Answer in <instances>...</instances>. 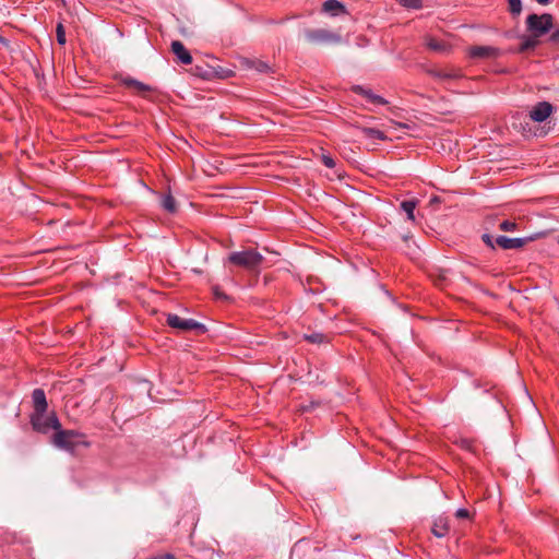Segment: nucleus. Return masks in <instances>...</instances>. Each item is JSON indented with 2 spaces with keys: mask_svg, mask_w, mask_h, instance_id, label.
Masks as SVG:
<instances>
[{
  "mask_svg": "<svg viewBox=\"0 0 559 559\" xmlns=\"http://www.w3.org/2000/svg\"><path fill=\"white\" fill-rule=\"evenodd\" d=\"M83 438L84 435L76 430H63L60 427L52 437V444L60 450L73 453L80 445H90V442Z\"/></svg>",
  "mask_w": 559,
  "mask_h": 559,
  "instance_id": "f257e3e1",
  "label": "nucleus"
},
{
  "mask_svg": "<svg viewBox=\"0 0 559 559\" xmlns=\"http://www.w3.org/2000/svg\"><path fill=\"white\" fill-rule=\"evenodd\" d=\"M264 258L255 249L230 252L227 257L228 263L243 267L251 272L259 271Z\"/></svg>",
  "mask_w": 559,
  "mask_h": 559,
  "instance_id": "f03ea898",
  "label": "nucleus"
},
{
  "mask_svg": "<svg viewBox=\"0 0 559 559\" xmlns=\"http://www.w3.org/2000/svg\"><path fill=\"white\" fill-rule=\"evenodd\" d=\"M526 29L534 37H542L550 32L554 26V17L549 13L535 14L532 13L526 17Z\"/></svg>",
  "mask_w": 559,
  "mask_h": 559,
  "instance_id": "7ed1b4c3",
  "label": "nucleus"
},
{
  "mask_svg": "<svg viewBox=\"0 0 559 559\" xmlns=\"http://www.w3.org/2000/svg\"><path fill=\"white\" fill-rule=\"evenodd\" d=\"M31 424L35 431L39 433H47L51 429L56 431L61 427V424L55 413L46 415V413H32Z\"/></svg>",
  "mask_w": 559,
  "mask_h": 559,
  "instance_id": "20e7f679",
  "label": "nucleus"
},
{
  "mask_svg": "<svg viewBox=\"0 0 559 559\" xmlns=\"http://www.w3.org/2000/svg\"><path fill=\"white\" fill-rule=\"evenodd\" d=\"M167 324L180 331H191L195 330L199 333H205L207 331L206 326L195 321L194 319H183L176 313H169L167 316Z\"/></svg>",
  "mask_w": 559,
  "mask_h": 559,
  "instance_id": "39448f33",
  "label": "nucleus"
},
{
  "mask_svg": "<svg viewBox=\"0 0 559 559\" xmlns=\"http://www.w3.org/2000/svg\"><path fill=\"white\" fill-rule=\"evenodd\" d=\"M305 37L309 43L313 44H322V43H338L341 37L336 34H333L326 29H306Z\"/></svg>",
  "mask_w": 559,
  "mask_h": 559,
  "instance_id": "423d86ee",
  "label": "nucleus"
},
{
  "mask_svg": "<svg viewBox=\"0 0 559 559\" xmlns=\"http://www.w3.org/2000/svg\"><path fill=\"white\" fill-rule=\"evenodd\" d=\"M427 73L440 82H450L462 78V73L454 68H431Z\"/></svg>",
  "mask_w": 559,
  "mask_h": 559,
  "instance_id": "0eeeda50",
  "label": "nucleus"
},
{
  "mask_svg": "<svg viewBox=\"0 0 559 559\" xmlns=\"http://www.w3.org/2000/svg\"><path fill=\"white\" fill-rule=\"evenodd\" d=\"M554 107L548 102L537 103L530 111L531 120L535 122H544L552 112Z\"/></svg>",
  "mask_w": 559,
  "mask_h": 559,
  "instance_id": "6e6552de",
  "label": "nucleus"
},
{
  "mask_svg": "<svg viewBox=\"0 0 559 559\" xmlns=\"http://www.w3.org/2000/svg\"><path fill=\"white\" fill-rule=\"evenodd\" d=\"M533 238H509L507 236H498L495 238V242L497 246L504 250L510 249H519L522 248L528 240H532Z\"/></svg>",
  "mask_w": 559,
  "mask_h": 559,
  "instance_id": "1a4fd4ad",
  "label": "nucleus"
},
{
  "mask_svg": "<svg viewBox=\"0 0 559 559\" xmlns=\"http://www.w3.org/2000/svg\"><path fill=\"white\" fill-rule=\"evenodd\" d=\"M468 53L474 59H489L496 58L499 55V49L492 46H473L469 48Z\"/></svg>",
  "mask_w": 559,
  "mask_h": 559,
  "instance_id": "9d476101",
  "label": "nucleus"
},
{
  "mask_svg": "<svg viewBox=\"0 0 559 559\" xmlns=\"http://www.w3.org/2000/svg\"><path fill=\"white\" fill-rule=\"evenodd\" d=\"M353 92L364 96L367 102L376 105H386L388 100L384 99L382 96L374 94L371 90L366 88L360 85L353 86Z\"/></svg>",
  "mask_w": 559,
  "mask_h": 559,
  "instance_id": "9b49d317",
  "label": "nucleus"
},
{
  "mask_svg": "<svg viewBox=\"0 0 559 559\" xmlns=\"http://www.w3.org/2000/svg\"><path fill=\"white\" fill-rule=\"evenodd\" d=\"M171 51L177 57V59L183 64L192 63V56L187 50L185 45L179 40H174L171 43Z\"/></svg>",
  "mask_w": 559,
  "mask_h": 559,
  "instance_id": "f8f14e48",
  "label": "nucleus"
},
{
  "mask_svg": "<svg viewBox=\"0 0 559 559\" xmlns=\"http://www.w3.org/2000/svg\"><path fill=\"white\" fill-rule=\"evenodd\" d=\"M32 400L34 405L33 413H46L48 408V403L46 400V394L43 389H35L32 393Z\"/></svg>",
  "mask_w": 559,
  "mask_h": 559,
  "instance_id": "ddd939ff",
  "label": "nucleus"
},
{
  "mask_svg": "<svg viewBox=\"0 0 559 559\" xmlns=\"http://www.w3.org/2000/svg\"><path fill=\"white\" fill-rule=\"evenodd\" d=\"M449 531H450V525H449L448 518L440 515L435 519L433 525L431 527V532L436 537H438V538L444 537L449 533Z\"/></svg>",
  "mask_w": 559,
  "mask_h": 559,
  "instance_id": "4468645a",
  "label": "nucleus"
},
{
  "mask_svg": "<svg viewBox=\"0 0 559 559\" xmlns=\"http://www.w3.org/2000/svg\"><path fill=\"white\" fill-rule=\"evenodd\" d=\"M122 84L129 87L135 88L139 93H145L152 91V87L143 82H140L132 78H124Z\"/></svg>",
  "mask_w": 559,
  "mask_h": 559,
  "instance_id": "2eb2a0df",
  "label": "nucleus"
},
{
  "mask_svg": "<svg viewBox=\"0 0 559 559\" xmlns=\"http://www.w3.org/2000/svg\"><path fill=\"white\" fill-rule=\"evenodd\" d=\"M343 10L344 5L337 0H326L323 3V11L332 15H337Z\"/></svg>",
  "mask_w": 559,
  "mask_h": 559,
  "instance_id": "dca6fc26",
  "label": "nucleus"
},
{
  "mask_svg": "<svg viewBox=\"0 0 559 559\" xmlns=\"http://www.w3.org/2000/svg\"><path fill=\"white\" fill-rule=\"evenodd\" d=\"M416 205H417V201H415V200H405V201L401 202V204H400L401 210L404 213H406L407 219H409L412 222L415 221L414 212H415Z\"/></svg>",
  "mask_w": 559,
  "mask_h": 559,
  "instance_id": "f3484780",
  "label": "nucleus"
},
{
  "mask_svg": "<svg viewBox=\"0 0 559 559\" xmlns=\"http://www.w3.org/2000/svg\"><path fill=\"white\" fill-rule=\"evenodd\" d=\"M360 132L367 139L383 141L386 138L385 134L381 130H378L374 128L364 127L360 129Z\"/></svg>",
  "mask_w": 559,
  "mask_h": 559,
  "instance_id": "a211bd4d",
  "label": "nucleus"
},
{
  "mask_svg": "<svg viewBox=\"0 0 559 559\" xmlns=\"http://www.w3.org/2000/svg\"><path fill=\"white\" fill-rule=\"evenodd\" d=\"M538 45V38L534 37L532 34L531 36H523L522 43L519 47L520 52H525L527 50L534 49Z\"/></svg>",
  "mask_w": 559,
  "mask_h": 559,
  "instance_id": "6ab92c4d",
  "label": "nucleus"
},
{
  "mask_svg": "<svg viewBox=\"0 0 559 559\" xmlns=\"http://www.w3.org/2000/svg\"><path fill=\"white\" fill-rule=\"evenodd\" d=\"M160 205L165 211L169 213H175L177 210L176 200L170 193L164 194L162 197Z\"/></svg>",
  "mask_w": 559,
  "mask_h": 559,
  "instance_id": "aec40b11",
  "label": "nucleus"
},
{
  "mask_svg": "<svg viewBox=\"0 0 559 559\" xmlns=\"http://www.w3.org/2000/svg\"><path fill=\"white\" fill-rule=\"evenodd\" d=\"M426 45L429 49L437 52H445L449 49V46L445 43L439 41L433 37L427 38Z\"/></svg>",
  "mask_w": 559,
  "mask_h": 559,
  "instance_id": "412c9836",
  "label": "nucleus"
},
{
  "mask_svg": "<svg viewBox=\"0 0 559 559\" xmlns=\"http://www.w3.org/2000/svg\"><path fill=\"white\" fill-rule=\"evenodd\" d=\"M304 338L312 344H321L324 343L326 340V336L323 333L320 332H313L310 334H305Z\"/></svg>",
  "mask_w": 559,
  "mask_h": 559,
  "instance_id": "4be33fe9",
  "label": "nucleus"
},
{
  "mask_svg": "<svg viewBox=\"0 0 559 559\" xmlns=\"http://www.w3.org/2000/svg\"><path fill=\"white\" fill-rule=\"evenodd\" d=\"M399 4L406 9L418 10L423 7V0H396Z\"/></svg>",
  "mask_w": 559,
  "mask_h": 559,
  "instance_id": "5701e85b",
  "label": "nucleus"
},
{
  "mask_svg": "<svg viewBox=\"0 0 559 559\" xmlns=\"http://www.w3.org/2000/svg\"><path fill=\"white\" fill-rule=\"evenodd\" d=\"M509 2V11L513 16H518L522 12V1L521 0H508Z\"/></svg>",
  "mask_w": 559,
  "mask_h": 559,
  "instance_id": "b1692460",
  "label": "nucleus"
},
{
  "mask_svg": "<svg viewBox=\"0 0 559 559\" xmlns=\"http://www.w3.org/2000/svg\"><path fill=\"white\" fill-rule=\"evenodd\" d=\"M249 64H250V68H253L258 72H261V73L267 72V70L270 69L269 64L261 60H252L249 62Z\"/></svg>",
  "mask_w": 559,
  "mask_h": 559,
  "instance_id": "393cba45",
  "label": "nucleus"
},
{
  "mask_svg": "<svg viewBox=\"0 0 559 559\" xmlns=\"http://www.w3.org/2000/svg\"><path fill=\"white\" fill-rule=\"evenodd\" d=\"M56 35H57L58 44L64 45L67 43L66 29H64V26L62 25V23H58V25L56 27Z\"/></svg>",
  "mask_w": 559,
  "mask_h": 559,
  "instance_id": "a878e982",
  "label": "nucleus"
},
{
  "mask_svg": "<svg viewBox=\"0 0 559 559\" xmlns=\"http://www.w3.org/2000/svg\"><path fill=\"white\" fill-rule=\"evenodd\" d=\"M499 228L503 231H514L518 228V225L515 222L506 219L500 223Z\"/></svg>",
  "mask_w": 559,
  "mask_h": 559,
  "instance_id": "bb28decb",
  "label": "nucleus"
},
{
  "mask_svg": "<svg viewBox=\"0 0 559 559\" xmlns=\"http://www.w3.org/2000/svg\"><path fill=\"white\" fill-rule=\"evenodd\" d=\"M481 240H483V241L485 242V245H486L487 247H489L490 249H492V250H495V249H496V246H497V245H496V242H495L493 237H492L490 234H488V233L483 234V235H481Z\"/></svg>",
  "mask_w": 559,
  "mask_h": 559,
  "instance_id": "cd10ccee",
  "label": "nucleus"
},
{
  "mask_svg": "<svg viewBox=\"0 0 559 559\" xmlns=\"http://www.w3.org/2000/svg\"><path fill=\"white\" fill-rule=\"evenodd\" d=\"M321 160L323 163V165L328 168H333L335 167V160L333 159V157L329 154H322L321 156Z\"/></svg>",
  "mask_w": 559,
  "mask_h": 559,
  "instance_id": "c85d7f7f",
  "label": "nucleus"
},
{
  "mask_svg": "<svg viewBox=\"0 0 559 559\" xmlns=\"http://www.w3.org/2000/svg\"><path fill=\"white\" fill-rule=\"evenodd\" d=\"M455 518L463 520L469 518V511L465 508H460L455 511Z\"/></svg>",
  "mask_w": 559,
  "mask_h": 559,
  "instance_id": "c756f323",
  "label": "nucleus"
},
{
  "mask_svg": "<svg viewBox=\"0 0 559 559\" xmlns=\"http://www.w3.org/2000/svg\"><path fill=\"white\" fill-rule=\"evenodd\" d=\"M549 41L552 44L559 43V28L550 34Z\"/></svg>",
  "mask_w": 559,
  "mask_h": 559,
  "instance_id": "7c9ffc66",
  "label": "nucleus"
},
{
  "mask_svg": "<svg viewBox=\"0 0 559 559\" xmlns=\"http://www.w3.org/2000/svg\"><path fill=\"white\" fill-rule=\"evenodd\" d=\"M213 290H214V295H215L216 298H218V299H227V296L223 292H221L217 286L214 287Z\"/></svg>",
  "mask_w": 559,
  "mask_h": 559,
  "instance_id": "2f4dec72",
  "label": "nucleus"
},
{
  "mask_svg": "<svg viewBox=\"0 0 559 559\" xmlns=\"http://www.w3.org/2000/svg\"><path fill=\"white\" fill-rule=\"evenodd\" d=\"M150 559H174V556L171 554H165V555L152 557Z\"/></svg>",
  "mask_w": 559,
  "mask_h": 559,
  "instance_id": "473e14b6",
  "label": "nucleus"
},
{
  "mask_svg": "<svg viewBox=\"0 0 559 559\" xmlns=\"http://www.w3.org/2000/svg\"><path fill=\"white\" fill-rule=\"evenodd\" d=\"M539 4H547L550 0H536Z\"/></svg>",
  "mask_w": 559,
  "mask_h": 559,
  "instance_id": "72a5a7b5",
  "label": "nucleus"
}]
</instances>
